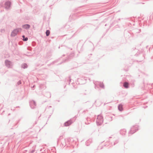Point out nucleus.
<instances>
[{
	"label": "nucleus",
	"mask_w": 153,
	"mask_h": 153,
	"mask_svg": "<svg viewBox=\"0 0 153 153\" xmlns=\"http://www.w3.org/2000/svg\"><path fill=\"white\" fill-rule=\"evenodd\" d=\"M50 32L49 30H47L46 33L47 36H48L49 35Z\"/></svg>",
	"instance_id": "nucleus-9"
},
{
	"label": "nucleus",
	"mask_w": 153,
	"mask_h": 153,
	"mask_svg": "<svg viewBox=\"0 0 153 153\" xmlns=\"http://www.w3.org/2000/svg\"><path fill=\"white\" fill-rule=\"evenodd\" d=\"M103 86H103V85H102V87L103 88Z\"/></svg>",
	"instance_id": "nucleus-12"
},
{
	"label": "nucleus",
	"mask_w": 153,
	"mask_h": 153,
	"mask_svg": "<svg viewBox=\"0 0 153 153\" xmlns=\"http://www.w3.org/2000/svg\"><path fill=\"white\" fill-rule=\"evenodd\" d=\"M23 27L25 29H28L30 27V25H29L27 24L23 25Z\"/></svg>",
	"instance_id": "nucleus-4"
},
{
	"label": "nucleus",
	"mask_w": 153,
	"mask_h": 153,
	"mask_svg": "<svg viewBox=\"0 0 153 153\" xmlns=\"http://www.w3.org/2000/svg\"><path fill=\"white\" fill-rule=\"evenodd\" d=\"M124 86L126 88H128V83L127 82H125L124 84Z\"/></svg>",
	"instance_id": "nucleus-8"
},
{
	"label": "nucleus",
	"mask_w": 153,
	"mask_h": 153,
	"mask_svg": "<svg viewBox=\"0 0 153 153\" xmlns=\"http://www.w3.org/2000/svg\"><path fill=\"white\" fill-rule=\"evenodd\" d=\"M72 123L71 121H68L65 123V126H68L70 125Z\"/></svg>",
	"instance_id": "nucleus-3"
},
{
	"label": "nucleus",
	"mask_w": 153,
	"mask_h": 153,
	"mask_svg": "<svg viewBox=\"0 0 153 153\" xmlns=\"http://www.w3.org/2000/svg\"><path fill=\"white\" fill-rule=\"evenodd\" d=\"M99 118H100L101 119L100 121L99 122V123H100L101 124L102 122V117H101V116H98V118H97V122H99V120H98Z\"/></svg>",
	"instance_id": "nucleus-5"
},
{
	"label": "nucleus",
	"mask_w": 153,
	"mask_h": 153,
	"mask_svg": "<svg viewBox=\"0 0 153 153\" xmlns=\"http://www.w3.org/2000/svg\"><path fill=\"white\" fill-rule=\"evenodd\" d=\"M25 65H26V64H24V66H25Z\"/></svg>",
	"instance_id": "nucleus-11"
},
{
	"label": "nucleus",
	"mask_w": 153,
	"mask_h": 153,
	"mask_svg": "<svg viewBox=\"0 0 153 153\" xmlns=\"http://www.w3.org/2000/svg\"><path fill=\"white\" fill-rule=\"evenodd\" d=\"M22 37L23 38V40L24 41H26L28 40V38L27 37L25 38V36H23Z\"/></svg>",
	"instance_id": "nucleus-10"
},
{
	"label": "nucleus",
	"mask_w": 153,
	"mask_h": 153,
	"mask_svg": "<svg viewBox=\"0 0 153 153\" xmlns=\"http://www.w3.org/2000/svg\"><path fill=\"white\" fill-rule=\"evenodd\" d=\"M118 109L120 111H122L123 110V106L122 105H119L118 106Z\"/></svg>",
	"instance_id": "nucleus-7"
},
{
	"label": "nucleus",
	"mask_w": 153,
	"mask_h": 153,
	"mask_svg": "<svg viewBox=\"0 0 153 153\" xmlns=\"http://www.w3.org/2000/svg\"><path fill=\"white\" fill-rule=\"evenodd\" d=\"M21 31V28H19L14 30L12 33L11 35L14 36H15L18 33L19 31Z\"/></svg>",
	"instance_id": "nucleus-1"
},
{
	"label": "nucleus",
	"mask_w": 153,
	"mask_h": 153,
	"mask_svg": "<svg viewBox=\"0 0 153 153\" xmlns=\"http://www.w3.org/2000/svg\"><path fill=\"white\" fill-rule=\"evenodd\" d=\"M5 63L6 65L7 66H9V65H10L11 64V62L8 61H6L5 62Z\"/></svg>",
	"instance_id": "nucleus-6"
},
{
	"label": "nucleus",
	"mask_w": 153,
	"mask_h": 153,
	"mask_svg": "<svg viewBox=\"0 0 153 153\" xmlns=\"http://www.w3.org/2000/svg\"><path fill=\"white\" fill-rule=\"evenodd\" d=\"M10 4V1L7 2L5 4V7L6 8L9 7Z\"/></svg>",
	"instance_id": "nucleus-2"
}]
</instances>
